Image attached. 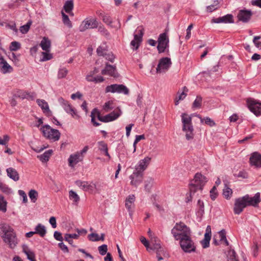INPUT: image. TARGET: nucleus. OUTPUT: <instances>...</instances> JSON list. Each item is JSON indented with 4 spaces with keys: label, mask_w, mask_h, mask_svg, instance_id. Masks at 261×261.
<instances>
[{
    "label": "nucleus",
    "mask_w": 261,
    "mask_h": 261,
    "mask_svg": "<svg viewBox=\"0 0 261 261\" xmlns=\"http://www.w3.org/2000/svg\"><path fill=\"white\" fill-rule=\"evenodd\" d=\"M207 181V178L205 176L201 173H197L189 184L191 197L197 191H202Z\"/></svg>",
    "instance_id": "nucleus-3"
},
{
    "label": "nucleus",
    "mask_w": 261,
    "mask_h": 261,
    "mask_svg": "<svg viewBox=\"0 0 261 261\" xmlns=\"http://www.w3.org/2000/svg\"><path fill=\"white\" fill-rule=\"evenodd\" d=\"M193 27V24H191L190 25H189L186 30L187 31V35L186 36V39L187 40H188L190 39V38L191 37V30L192 29Z\"/></svg>",
    "instance_id": "nucleus-61"
},
{
    "label": "nucleus",
    "mask_w": 261,
    "mask_h": 261,
    "mask_svg": "<svg viewBox=\"0 0 261 261\" xmlns=\"http://www.w3.org/2000/svg\"><path fill=\"white\" fill-rule=\"evenodd\" d=\"M216 186H214L213 188L212 189V190L210 191L211 193V199L213 200H214L216 197H217V193L216 192Z\"/></svg>",
    "instance_id": "nucleus-62"
},
{
    "label": "nucleus",
    "mask_w": 261,
    "mask_h": 261,
    "mask_svg": "<svg viewBox=\"0 0 261 261\" xmlns=\"http://www.w3.org/2000/svg\"><path fill=\"white\" fill-rule=\"evenodd\" d=\"M54 237L56 240L59 241H62L63 240L62 234L58 231H55L54 232Z\"/></svg>",
    "instance_id": "nucleus-63"
},
{
    "label": "nucleus",
    "mask_w": 261,
    "mask_h": 261,
    "mask_svg": "<svg viewBox=\"0 0 261 261\" xmlns=\"http://www.w3.org/2000/svg\"><path fill=\"white\" fill-rule=\"evenodd\" d=\"M212 23H231L233 22V17L231 14H227L222 17L214 18L211 20Z\"/></svg>",
    "instance_id": "nucleus-21"
},
{
    "label": "nucleus",
    "mask_w": 261,
    "mask_h": 261,
    "mask_svg": "<svg viewBox=\"0 0 261 261\" xmlns=\"http://www.w3.org/2000/svg\"><path fill=\"white\" fill-rule=\"evenodd\" d=\"M67 73H68V70L66 68H63L60 69L58 71V77L59 79L64 78L66 76Z\"/></svg>",
    "instance_id": "nucleus-50"
},
{
    "label": "nucleus",
    "mask_w": 261,
    "mask_h": 261,
    "mask_svg": "<svg viewBox=\"0 0 261 261\" xmlns=\"http://www.w3.org/2000/svg\"><path fill=\"white\" fill-rule=\"evenodd\" d=\"M59 101L61 104L62 107L63 108L64 110L66 112V113L71 115L73 118H74L76 119L80 118V116L77 114L76 110L73 106H72L68 102V101L64 100L62 97L59 98Z\"/></svg>",
    "instance_id": "nucleus-9"
},
{
    "label": "nucleus",
    "mask_w": 261,
    "mask_h": 261,
    "mask_svg": "<svg viewBox=\"0 0 261 261\" xmlns=\"http://www.w3.org/2000/svg\"><path fill=\"white\" fill-rule=\"evenodd\" d=\"M7 172L8 176L10 178L13 179L14 181L18 180L19 178V175L15 169L12 168H9L7 169Z\"/></svg>",
    "instance_id": "nucleus-29"
},
{
    "label": "nucleus",
    "mask_w": 261,
    "mask_h": 261,
    "mask_svg": "<svg viewBox=\"0 0 261 261\" xmlns=\"http://www.w3.org/2000/svg\"><path fill=\"white\" fill-rule=\"evenodd\" d=\"M247 103L249 110L255 115H261V102L257 101L254 99L248 98Z\"/></svg>",
    "instance_id": "nucleus-11"
},
{
    "label": "nucleus",
    "mask_w": 261,
    "mask_h": 261,
    "mask_svg": "<svg viewBox=\"0 0 261 261\" xmlns=\"http://www.w3.org/2000/svg\"><path fill=\"white\" fill-rule=\"evenodd\" d=\"M260 202V193H257L253 197L246 195L235 200L233 211L235 214H240L248 205L256 206Z\"/></svg>",
    "instance_id": "nucleus-1"
},
{
    "label": "nucleus",
    "mask_w": 261,
    "mask_h": 261,
    "mask_svg": "<svg viewBox=\"0 0 261 261\" xmlns=\"http://www.w3.org/2000/svg\"><path fill=\"white\" fill-rule=\"evenodd\" d=\"M62 15L64 24L69 28H71L72 23L71 21L69 20L68 16L63 12H62Z\"/></svg>",
    "instance_id": "nucleus-45"
},
{
    "label": "nucleus",
    "mask_w": 261,
    "mask_h": 261,
    "mask_svg": "<svg viewBox=\"0 0 261 261\" xmlns=\"http://www.w3.org/2000/svg\"><path fill=\"white\" fill-rule=\"evenodd\" d=\"M135 200V197L134 195L128 196L125 201V206L127 210L130 211L132 207L134 206V203Z\"/></svg>",
    "instance_id": "nucleus-34"
},
{
    "label": "nucleus",
    "mask_w": 261,
    "mask_h": 261,
    "mask_svg": "<svg viewBox=\"0 0 261 261\" xmlns=\"http://www.w3.org/2000/svg\"><path fill=\"white\" fill-rule=\"evenodd\" d=\"M228 261H239L237 258L236 253L234 250H231L228 251Z\"/></svg>",
    "instance_id": "nucleus-43"
},
{
    "label": "nucleus",
    "mask_w": 261,
    "mask_h": 261,
    "mask_svg": "<svg viewBox=\"0 0 261 261\" xmlns=\"http://www.w3.org/2000/svg\"><path fill=\"white\" fill-rule=\"evenodd\" d=\"M157 49L159 53H164L169 47V39L166 33L161 34L158 40Z\"/></svg>",
    "instance_id": "nucleus-10"
},
{
    "label": "nucleus",
    "mask_w": 261,
    "mask_h": 261,
    "mask_svg": "<svg viewBox=\"0 0 261 261\" xmlns=\"http://www.w3.org/2000/svg\"><path fill=\"white\" fill-rule=\"evenodd\" d=\"M9 139V137L8 135H4L3 139L0 138V145H6Z\"/></svg>",
    "instance_id": "nucleus-60"
},
{
    "label": "nucleus",
    "mask_w": 261,
    "mask_h": 261,
    "mask_svg": "<svg viewBox=\"0 0 261 261\" xmlns=\"http://www.w3.org/2000/svg\"><path fill=\"white\" fill-rule=\"evenodd\" d=\"M188 92V89L186 87H184L183 88V91L181 93L178 92L179 94L178 97H176L175 99V105H177L178 104V101L181 100H183L187 95V92Z\"/></svg>",
    "instance_id": "nucleus-36"
},
{
    "label": "nucleus",
    "mask_w": 261,
    "mask_h": 261,
    "mask_svg": "<svg viewBox=\"0 0 261 261\" xmlns=\"http://www.w3.org/2000/svg\"><path fill=\"white\" fill-rule=\"evenodd\" d=\"M73 2L72 0H69L65 2L64 5V9L65 12L70 15H73L72 10L73 9Z\"/></svg>",
    "instance_id": "nucleus-31"
},
{
    "label": "nucleus",
    "mask_w": 261,
    "mask_h": 261,
    "mask_svg": "<svg viewBox=\"0 0 261 261\" xmlns=\"http://www.w3.org/2000/svg\"><path fill=\"white\" fill-rule=\"evenodd\" d=\"M21 47L20 44L17 41H13L11 43L10 49L12 51H16Z\"/></svg>",
    "instance_id": "nucleus-48"
},
{
    "label": "nucleus",
    "mask_w": 261,
    "mask_h": 261,
    "mask_svg": "<svg viewBox=\"0 0 261 261\" xmlns=\"http://www.w3.org/2000/svg\"><path fill=\"white\" fill-rule=\"evenodd\" d=\"M232 191L228 188L226 185H225L224 188L223 189V195L226 199H229L232 196Z\"/></svg>",
    "instance_id": "nucleus-38"
},
{
    "label": "nucleus",
    "mask_w": 261,
    "mask_h": 261,
    "mask_svg": "<svg viewBox=\"0 0 261 261\" xmlns=\"http://www.w3.org/2000/svg\"><path fill=\"white\" fill-rule=\"evenodd\" d=\"M97 53L99 56H104L105 53H107L105 45H102L99 46L97 49Z\"/></svg>",
    "instance_id": "nucleus-52"
},
{
    "label": "nucleus",
    "mask_w": 261,
    "mask_h": 261,
    "mask_svg": "<svg viewBox=\"0 0 261 261\" xmlns=\"http://www.w3.org/2000/svg\"><path fill=\"white\" fill-rule=\"evenodd\" d=\"M23 252L27 255L28 259L31 261H36L35 258L34 253L29 249H23Z\"/></svg>",
    "instance_id": "nucleus-41"
},
{
    "label": "nucleus",
    "mask_w": 261,
    "mask_h": 261,
    "mask_svg": "<svg viewBox=\"0 0 261 261\" xmlns=\"http://www.w3.org/2000/svg\"><path fill=\"white\" fill-rule=\"evenodd\" d=\"M47 52L48 51L42 53L43 58L41 60L42 61H46L49 60L51 59H52V58H53L52 55L49 53H48Z\"/></svg>",
    "instance_id": "nucleus-56"
},
{
    "label": "nucleus",
    "mask_w": 261,
    "mask_h": 261,
    "mask_svg": "<svg viewBox=\"0 0 261 261\" xmlns=\"http://www.w3.org/2000/svg\"><path fill=\"white\" fill-rule=\"evenodd\" d=\"M0 70L3 73H10L12 71V67L2 58H0Z\"/></svg>",
    "instance_id": "nucleus-25"
},
{
    "label": "nucleus",
    "mask_w": 261,
    "mask_h": 261,
    "mask_svg": "<svg viewBox=\"0 0 261 261\" xmlns=\"http://www.w3.org/2000/svg\"><path fill=\"white\" fill-rule=\"evenodd\" d=\"M75 184L81 189L86 191H93L95 187L94 184H89L88 181H86L77 180L75 181Z\"/></svg>",
    "instance_id": "nucleus-20"
},
{
    "label": "nucleus",
    "mask_w": 261,
    "mask_h": 261,
    "mask_svg": "<svg viewBox=\"0 0 261 261\" xmlns=\"http://www.w3.org/2000/svg\"><path fill=\"white\" fill-rule=\"evenodd\" d=\"M6 210V202L4 197L0 195V211L5 212Z\"/></svg>",
    "instance_id": "nucleus-51"
},
{
    "label": "nucleus",
    "mask_w": 261,
    "mask_h": 261,
    "mask_svg": "<svg viewBox=\"0 0 261 261\" xmlns=\"http://www.w3.org/2000/svg\"><path fill=\"white\" fill-rule=\"evenodd\" d=\"M88 239L91 241H98L100 240V238L97 233H92L88 236Z\"/></svg>",
    "instance_id": "nucleus-53"
},
{
    "label": "nucleus",
    "mask_w": 261,
    "mask_h": 261,
    "mask_svg": "<svg viewBox=\"0 0 261 261\" xmlns=\"http://www.w3.org/2000/svg\"><path fill=\"white\" fill-rule=\"evenodd\" d=\"M14 96L21 99H29L33 98V96L30 93L23 90L17 91L16 93L14 94Z\"/></svg>",
    "instance_id": "nucleus-28"
},
{
    "label": "nucleus",
    "mask_w": 261,
    "mask_h": 261,
    "mask_svg": "<svg viewBox=\"0 0 261 261\" xmlns=\"http://www.w3.org/2000/svg\"><path fill=\"white\" fill-rule=\"evenodd\" d=\"M35 230L36 234H38L41 237H43L46 233L45 227L40 223L36 226Z\"/></svg>",
    "instance_id": "nucleus-30"
},
{
    "label": "nucleus",
    "mask_w": 261,
    "mask_h": 261,
    "mask_svg": "<svg viewBox=\"0 0 261 261\" xmlns=\"http://www.w3.org/2000/svg\"><path fill=\"white\" fill-rule=\"evenodd\" d=\"M172 63L170 58L167 57L162 58L159 60L156 67V72L161 73L166 71L170 67Z\"/></svg>",
    "instance_id": "nucleus-14"
},
{
    "label": "nucleus",
    "mask_w": 261,
    "mask_h": 261,
    "mask_svg": "<svg viewBox=\"0 0 261 261\" xmlns=\"http://www.w3.org/2000/svg\"><path fill=\"white\" fill-rule=\"evenodd\" d=\"M250 162L252 165L261 167V154L256 152L253 153L250 158Z\"/></svg>",
    "instance_id": "nucleus-22"
},
{
    "label": "nucleus",
    "mask_w": 261,
    "mask_h": 261,
    "mask_svg": "<svg viewBox=\"0 0 261 261\" xmlns=\"http://www.w3.org/2000/svg\"><path fill=\"white\" fill-rule=\"evenodd\" d=\"M40 130L43 136L50 140L56 141L59 140L60 133L57 129L52 128L48 125H45L40 128Z\"/></svg>",
    "instance_id": "nucleus-7"
},
{
    "label": "nucleus",
    "mask_w": 261,
    "mask_h": 261,
    "mask_svg": "<svg viewBox=\"0 0 261 261\" xmlns=\"http://www.w3.org/2000/svg\"><path fill=\"white\" fill-rule=\"evenodd\" d=\"M98 23L96 19H85L80 25L79 30L81 32H84L89 29H94L98 27Z\"/></svg>",
    "instance_id": "nucleus-13"
},
{
    "label": "nucleus",
    "mask_w": 261,
    "mask_h": 261,
    "mask_svg": "<svg viewBox=\"0 0 261 261\" xmlns=\"http://www.w3.org/2000/svg\"><path fill=\"white\" fill-rule=\"evenodd\" d=\"M4 24H5V26L7 28H8L9 29L14 31L16 33L17 32V29L16 28V24L14 22H11L10 23H4Z\"/></svg>",
    "instance_id": "nucleus-57"
},
{
    "label": "nucleus",
    "mask_w": 261,
    "mask_h": 261,
    "mask_svg": "<svg viewBox=\"0 0 261 261\" xmlns=\"http://www.w3.org/2000/svg\"><path fill=\"white\" fill-rule=\"evenodd\" d=\"M151 160L149 157H146L143 160L139 161L138 165L136 166L135 171L143 173V171L146 169Z\"/></svg>",
    "instance_id": "nucleus-18"
},
{
    "label": "nucleus",
    "mask_w": 261,
    "mask_h": 261,
    "mask_svg": "<svg viewBox=\"0 0 261 261\" xmlns=\"http://www.w3.org/2000/svg\"><path fill=\"white\" fill-rule=\"evenodd\" d=\"M171 233L175 240L179 241L191 236L190 228L183 222L176 223L171 229Z\"/></svg>",
    "instance_id": "nucleus-4"
},
{
    "label": "nucleus",
    "mask_w": 261,
    "mask_h": 261,
    "mask_svg": "<svg viewBox=\"0 0 261 261\" xmlns=\"http://www.w3.org/2000/svg\"><path fill=\"white\" fill-rule=\"evenodd\" d=\"M191 236H188V237H186L179 241L180 246L185 252L190 253L195 250L196 247Z\"/></svg>",
    "instance_id": "nucleus-8"
},
{
    "label": "nucleus",
    "mask_w": 261,
    "mask_h": 261,
    "mask_svg": "<svg viewBox=\"0 0 261 261\" xmlns=\"http://www.w3.org/2000/svg\"><path fill=\"white\" fill-rule=\"evenodd\" d=\"M122 114L121 110L119 108L115 109L110 114L102 116L96 109H94L91 114V122L95 126H99L100 123L95 121V116L97 117L98 119L103 122H109L117 119Z\"/></svg>",
    "instance_id": "nucleus-2"
},
{
    "label": "nucleus",
    "mask_w": 261,
    "mask_h": 261,
    "mask_svg": "<svg viewBox=\"0 0 261 261\" xmlns=\"http://www.w3.org/2000/svg\"><path fill=\"white\" fill-rule=\"evenodd\" d=\"M99 149L101 151H104L108 149V146L106 143L103 141H100L98 142Z\"/></svg>",
    "instance_id": "nucleus-58"
},
{
    "label": "nucleus",
    "mask_w": 261,
    "mask_h": 261,
    "mask_svg": "<svg viewBox=\"0 0 261 261\" xmlns=\"http://www.w3.org/2000/svg\"><path fill=\"white\" fill-rule=\"evenodd\" d=\"M182 123V130L186 133V137L187 140L193 139L194 137V128L192 123V118L186 113H183L181 115Z\"/></svg>",
    "instance_id": "nucleus-6"
},
{
    "label": "nucleus",
    "mask_w": 261,
    "mask_h": 261,
    "mask_svg": "<svg viewBox=\"0 0 261 261\" xmlns=\"http://www.w3.org/2000/svg\"><path fill=\"white\" fill-rule=\"evenodd\" d=\"M53 151L51 150H48L45 151L43 154L41 155L39 157L40 160L42 162H45L48 161Z\"/></svg>",
    "instance_id": "nucleus-39"
},
{
    "label": "nucleus",
    "mask_w": 261,
    "mask_h": 261,
    "mask_svg": "<svg viewBox=\"0 0 261 261\" xmlns=\"http://www.w3.org/2000/svg\"><path fill=\"white\" fill-rule=\"evenodd\" d=\"M40 46L45 51H49L50 47V41L47 38L44 37L41 41Z\"/></svg>",
    "instance_id": "nucleus-32"
},
{
    "label": "nucleus",
    "mask_w": 261,
    "mask_h": 261,
    "mask_svg": "<svg viewBox=\"0 0 261 261\" xmlns=\"http://www.w3.org/2000/svg\"><path fill=\"white\" fill-rule=\"evenodd\" d=\"M98 71L96 69H95L93 71H91L86 76V80L88 82H93L95 83H100L103 81L104 79L101 76H97L94 77L93 75L95 73H97Z\"/></svg>",
    "instance_id": "nucleus-24"
},
{
    "label": "nucleus",
    "mask_w": 261,
    "mask_h": 261,
    "mask_svg": "<svg viewBox=\"0 0 261 261\" xmlns=\"http://www.w3.org/2000/svg\"><path fill=\"white\" fill-rule=\"evenodd\" d=\"M211 238V234H210V232H208V229H207L204 234V239L201 242L203 248H206L209 246Z\"/></svg>",
    "instance_id": "nucleus-35"
},
{
    "label": "nucleus",
    "mask_w": 261,
    "mask_h": 261,
    "mask_svg": "<svg viewBox=\"0 0 261 261\" xmlns=\"http://www.w3.org/2000/svg\"><path fill=\"white\" fill-rule=\"evenodd\" d=\"M197 215L201 216L204 214V203L200 200H198L197 202Z\"/></svg>",
    "instance_id": "nucleus-40"
},
{
    "label": "nucleus",
    "mask_w": 261,
    "mask_h": 261,
    "mask_svg": "<svg viewBox=\"0 0 261 261\" xmlns=\"http://www.w3.org/2000/svg\"><path fill=\"white\" fill-rule=\"evenodd\" d=\"M115 105L113 100H109L106 102L103 106V110L105 112H108L114 109Z\"/></svg>",
    "instance_id": "nucleus-37"
},
{
    "label": "nucleus",
    "mask_w": 261,
    "mask_h": 261,
    "mask_svg": "<svg viewBox=\"0 0 261 261\" xmlns=\"http://www.w3.org/2000/svg\"><path fill=\"white\" fill-rule=\"evenodd\" d=\"M202 103V97L201 96H197L195 100L193 103V108L194 109L200 108Z\"/></svg>",
    "instance_id": "nucleus-44"
},
{
    "label": "nucleus",
    "mask_w": 261,
    "mask_h": 261,
    "mask_svg": "<svg viewBox=\"0 0 261 261\" xmlns=\"http://www.w3.org/2000/svg\"><path fill=\"white\" fill-rule=\"evenodd\" d=\"M101 73L103 75H108L114 77L118 76V74L116 71V68L112 65L106 64L103 70H102Z\"/></svg>",
    "instance_id": "nucleus-23"
},
{
    "label": "nucleus",
    "mask_w": 261,
    "mask_h": 261,
    "mask_svg": "<svg viewBox=\"0 0 261 261\" xmlns=\"http://www.w3.org/2000/svg\"><path fill=\"white\" fill-rule=\"evenodd\" d=\"M219 236L221 241L224 242L226 245H228V242L226 237V232L224 230H222L219 232Z\"/></svg>",
    "instance_id": "nucleus-47"
},
{
    "label": "nucleus",
    "mask_w": 261,
    "mask_h": 261,
    "mask_svg": "<svg viewBox=\"0 0 261 261\" xmlns=\"http://www.w3.org/2000/svg\"><path fill=\"white\" fill-rule=\"evenodd\" d=\"M136 32L137 34H134V39L131 41L130 45L135 47V49H137L139 47L140 43L142 41L143 30L138 28Z\"/></svg>",
    "instance_id": "nucleus-16"
},
{
    "label": "nucleus",
    "mask_w": 261,
    "mask_h": 261,
    "mask_svg": "<svg viewBox=\"0 0 261 261\" xmlns=\"http://www.w3.org/2000/svg\"><path fill=\"white\" fill-rule=\"evenodd\" d=\"M36 102L39 106L41 107L43 113L48 114L51 112L49 109L48 105L45 100L38 99L37 100Z\"/></svg>",
    "instance_id": "nucleus-27"
},
{
    "label": "nucleus",
    "mask_w": 261,
    "mask_h": 261,
    "mask_svg": "<svg viewBox=\"0 0 261 261\" xmlns=\"http://www.w3.org/2000/svg\"><path fill=\"white\" fill-rule=\"evenodd\" d=\"M98 249L99 253L102 255H104L106 254L108 250L107 245L103 244L100 246L98 247Z\"/></svg>",
    "instance_id": "nucleus-55"
},
{
    "label": "nucleus",
    "mask_w": 261,
    "mask_h": 261,
    "mask_svg": "<svg viewBox=\"0 0 261 261\" xmlns=\"http://www.w3.org/2000/svg\"><path fill=\"white\" fill-rule=\"evenodd\" d=\"M58 246L59 248L64 252H68L69 250L68 247L66 245H65L63 243H59L58 244Z\"/></svg>",
    "instance_id": "nucleus-64"
},
{
    "label": "nucleus",
    "mask_w": 261,
    "mask_h": 261,
    "mask_svg": "<svg viewBox=\"0 0 261 261\" xmlns=\"http://www.w3.org/2000/svg\"><path fill=\"white\" fill-rule=\"evenodd\" d=\"M69 199L73 202V204H77L80 200V196L73 190H70L69 192Z\"/></svg>",
    "instance_id": "nucleus-33"
},
{
    "label": "nucleus",
    "mask_w": 261,
    "mask_h": 261,
    "mask_svg": "<svg viewBox=\"0 0 261 261\" xmlns=\"http://www.w3.org/2000/svg\"><path fill=\"white\" fill-rule=\"evenodd\" d=\"M143 173L134 171L129 178L131 179L130 184L135 187L140 185L143 180Z\"/></svg>",
    "instance_id": "nucleus-17"
},
{
    "label": "nucleus",
    "mask_w": 261,
    "mask_h": 261,
    "mask_svg": "<svg viewBox=\"0 0 261 261\" xmlns=\"http://www.w3.org/2000/svg\"><path fill=\"white\" fill-rule=\"evenodd\" d=\"M218 4L219 3L218 1H215L213 4L208 6L206 7L207 12H212L214 10L217 9Z\"/></svg>",
    "instance_id": "nucleus-49"
},
{
    "label": "nucleus",
    "mask_w": 261,
    "mask_h": 261,
    "mask_svg": "<svg viewBox=\"0 0 261 261\" xmlns=\"http://www.w3.org/2000/svg\"><path fill=\"white\" fill-rule=\"evenodd\" d=\"M2 230L4 233V242L9 244L11 248H14L17 244V241L13 229L8 225L4 224L2 227Z\"/></svg>",
    "instance_id": "nucleus-5"
},
{
    "label": "nucleus",
    "mask_w": 261,
    "mask_h": 261,
    "mask_svg": "<svg viewBox=\"0 0 261 261\" xmlns=\"http://www.w3.org/2000/svg\"><path fill=\"white\" fill-rule=\"evenodd\" d=\"M80 156V153L79 152L71 154L68 159L69 166L71 167H74L75 165L81 161Z\"/></svg>",
    "instance_id": "nucleus-26"
},
{
    "label": "nucleus",
    "mask_w": 261,
    "mask_h": 261,
    "mask_svg": "<svg viewBox=\"0 0 261 261\" xmlns=\"http://www.w3.org/2000/svg\"><path fill=\"white\" fill-rule=\"evenodd\" d=\"M31 24V22H28L26 24L21 26L20 28V31L22 34L27 33L29 31V30L30 29Z\"/></svg>",
    "instance_id": "nucleus-54"
},
{
    "label": "nucleus",
    "mask_w": 261,
    "mask_h": 261,
    "mask_svg": "<svg viewBox=\"0 0 261 261\" xmlns=\"http://www.w3.org/2000/svg\"><path fill=\"white\" fill-rule=\"evenodd\" d=\"M252 15V13L251 11L242 10L239 11L238 14V17L239 20L244 22H247L250 20Z\"/></svg>",
    "instance_id": "nucleus-19"
},
{
    "label": "nucleus",
    "mask_w": 261,
    "mask_h": 261,
    "mask_svg": "<svg viewBox=\"0 0 261 261\" xmlns=\"http://www.w3.org/2000/svg\"><path fill=\"white\" fill-rule=\"evenodd\" d=\"M101 19H102V21H103V22L105 23L106 24H107V25H109L111 26V27H113L112 25V23H113L112 19L108 14H105L104 15V16H103V17Z\"/></svg>",
    "instance_id": "nucleus-46"
},
{
    "label": "nucleus",
    "mask_w": 261,
    "mask_h": 261,
    "mask_svg": "<svg viewBox=\"0 0 261 261\" xmlns=\"http://www.w3.org/2000/svg\"><path fill=\"white\" fill-rule=\"evenodd\" d=\"M151 243L152 244V247L150 249L156 251V257L159 260L163 259L161 252L163 251V249L161 247L160 241L157 238L154 237L151 239Z\"/></svg>",
    "instance_id": "nucleus-15"
},
{
    "label": "nucleus",
    "mask_w": 261,
    "mask_h": 261,
    "mask_svg": "<svg viewBox=\"0 0 261 261\" xmlns=\"http://www.w3.org/2000/svg\"><path fill=\"white\" fill-rule=\"evenodd\" d=\"M106 59L109 61H110V62H114V56L113 55V54L111 53H105V54L104 55V56Z\"/></svg>",
    "instance_id": "nucleus-59"
},
{
    "label": "nucleus",
    "mask_w": 261,
    "mask_h": 261,
    "mask_svg": "<svg viewBox=\"0 0 261 261\" xmlns=\"http://www.w3.org/2000/svg\"><path fill=\"white\" fill-rule=\"evenodd\" d=\"M29 196L33 202H35L37 199L38 194L35 190H31L29 193Z\"/></svg>",
    "instance_id": "nucleus-42"
},
{
    "label": "nucleus",
    "mask_w": 261,
    "mask_h": 261,
    "mask_svg": "<svg viewBox=\"0 0 261 261\" xmlns=\"http://www.w3.org/2000/svg\"><path fill=\"white\" fill-rule=\"evenodd\" d=\"M106 92L112 93L117 92L119 93H122L126 95L128 94L129 90L123 85L113 84L107 86L106 88Z\"/></svg>",
    "instance_id": "nucleus-12"
}]
</instances>
